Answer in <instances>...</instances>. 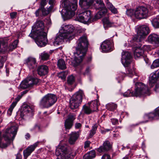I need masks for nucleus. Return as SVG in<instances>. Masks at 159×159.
<instances>
[{"instance_id":"1","label":"nucleus","mask_w":159,"mask_h":159,"mask_svg":"<svg viewBox=\"0 0 159 159\" xmlns=\"http://www.w3.org/2000/svg\"><path fill=\"white\" fill-rule=\"evenodd\" d=\"M44 23L43 21L37 20L32 26L31 33L29 36L34 39L37 45L40 47L45 46L48 43L47 34L44 31Z\"/></svg>"},{"instance_id":"2","label":"nucleus","mask_w":159,"mask_h":159,"mask_svg":"<svg viewBox=\"0 0 159 159\" xmlns=\"http://www.w3.org/2000/svg\"><path fill=\"white\" fill-rule=\"evenodd\" d=\"M76 43V52L75 54V57L72 62L73 65L75 67L80 64L86 54L89 44L87 36L83 35L80 37Z\"/></svg>"},{"instance_id":"3","label":"nucleus","mask_w":159,"mask_h":159,"mask_svg":"<svg viewBox=\"0 0 159 159\" xmlns=\"http://www.w3.org/2000/svg\"><path fill=\"white\" fill-rule=\"evenodd\" d=\"M18 128L16 126H12L7 128L3 132V137L6 142L1 141V132H0V147L2 148H6L14 140L17 134Z\"/></svg>"},{"instance_id":"4","label":"nucleus","mask_w":159,"mask_h":159,"mask_svg":"<svg viewBox=\"0 0 159 159\" xmlns=\"http://www.w3.org/2000/svg\"><path fill=\"white\" fill-rule=\"evenodd\" d=\"M150 94L149 90L146 85L142 83L139 82L136 83L134 91L131 92L130 90H128L123 94V95L125 97H142Z\"/></svg>"},{"instance_id":"5","label":"nucleus","mask_w":159,"mask_h":159,"mask_svg":"<svg viewBox=\"0 0 159 159\" xmlns=\"http://www.w3.org/2000/svg\"><path fill=\"white\" fill-rule=\"evenodd\" d=\"M64 8L62 13L67 18H70L75 15V11L77 7V0H65L62 3Z\"/></svg>"},{"instance_id":"6","label":"nucleus","mask_w":159,"mask_h":159,"mask_svg":"<svg viewBox=\"0 0 159 159\" xmlns=\"http://www.w3.org/2000/svg\"><path fill=\"white\" fill-rule=\"evenodd\" d=\"M57 100V97L55 95L48 93L42 98L39 105L42 108H48L52 106Z\"/></svg>"},{"instance_id":"7","label":"nucleus","mask_w":159,"mask_h":159,"mask_svg":"<svg viewBox=\"0 0 159 159\" xmlns=\"http://www.w3.org/2000/svg\"><path fill=\"white\" fill-rule=\"evenodd\" d=\"M84 95V92L81 90H79V91L76 92L70 99V108L72 109L78 108L82 102Z\"/></svg>"},{"instance_id":"8","label":"nucleus","mask_w":159,"mask_h":159,"mask_svg":"<svg viewBox=\"0 0 159 159\" xmlns=\"http://www.w3.org/2000/svg\"><path fill=\"white\" fill-rule=\"evenodd\" d=\"M55 0H42L40 3V7L42 16L47 15L52 9Z\"/></svg>"},{"instance_id":"9","label":"nucleus","mask_w":159,"mask_h":159,"mask_svg":"<svg viewBox=\"0 0 159 159\" xmlns=\"http://www.w3.org/2000/svg\"><path fill=\"white\" fill-rule=\"evenodd\" d=\"M96 2L95 8L100 11L94 16L92 19V21H94L100 18L103 16L107 12V9L105 6L102 0H95Z\"/></svg>"},{"instance_id":"10","label":"nucleus","mask_w":159,"mask_h":159,"mask_svg":"<svg viewBox=\"0 0 159 159\" xmlns=\"http://www.w3.org/2000/svg\"><path fill=\"white\" fill-rule=\"evenodd\" d=\"M149 33V30L148 26L145 25L140 26L138 29L137 35L134 37L133 40L135 42H140Z\"/></svg>"},{"instance_id":"11","label":"nucleus","mask_w":159,"mask_h":159,"mask_svg":"<svg viewBox=\"0 0 159 159\" xmlns=\"http://www.w3.org/2000/svg\"><path fill=\"white\" fill-rule=\"evenodd\" d=\"M74 30L75 28L72 25H63L60 31L63 34L67 35V39L69 40H70L75 37L74 34L73 33Z\"/></svg>"},{"instance_id":"12","label":"nucleus","mask_w":159,"mask_h":159,"mask_svg":"<svg viewBox=\"0 0 159 159\" xmlns=\"http://www.w3.org/2000/svg\"><path fill=\"white\" fill-rule=\"evenodd\" d=\"M148 10L147 7H139L134 11V16L136 19L139 20L146 18L148 16Z\"/></svg>"},{"instance_id":"13","label":"nucleus","mask_w":159,"mask_h":159,"mask_svg":"<svg viewBox=\"0 0 159 159\" xmlns=\"http://www.w3.org/2000/svg\"><path fill=\"white\" fill-rule=\"evenodd\" d=\"M91 12L87 10L80 13L77 16L76 20L84 24H88L91 22Z\"/></svg>"},{"instance_id":"14","label":"nucleus","mask_w":159,"mask_h":159,"mask_svg":"<svg viewBox=\"0 0 159 159\" xmlns=\"http://www.w3.org/2000/svg\"><path fill=\"white\" fill-rule=\"evenodd\" d=\"M100 47L103 52H107L112 51L113 47L112 40L111 39H107L104 41L101 44Z\"/></svg>"},{"instance_id":"15","label":"nucleus","mask_w":159,"mask_h":159,"mask_svg":"<svg viewBox=\"0 0 159 159\" xmlns=\"http://www.w3.org/2000/svg\"><path fill=\"white\" fill-rule=\"evenodd\" d=\"M121 62L124 66H127L130 63L132 56L130 52H128L123 51L121 53Z\"/></svg>"},{"instance_id":"16","label":"nucleus","mask_w":159,"mask_h":159,"mask_svg":"<svg viewBox=\"0 0 159 159\" xmlns=\"http://www.w3.org/2000/svg\"><path fill=\"white\" fill-rule=\"evenodd\" d=\"M150 49L149 45H144L142 48H137L134 51V55L136 59L143 57L144 51H148Z\"/></svg>"},{"instance_id":"17","label":"nucleus","mask_w":159,"mask_h":159,"mask_svg":"<svg viewBox=\"0 0 159 159\" xmlns=\"http://www.w3.org/2000/svg\"><path fill=\"white\" fill-rule=\"evenodd\" d=\"M24 64L30 70L35 69L37 64L35 58L31 57H29L25 59L24 61Z\"/></svg>"},{"instance_id":"18","label":"nucleus","mask_w":159,"mask_h":159,"mask_svg":"<svg viewBox=\"0 0 159 159\" xmlns=\"http://www.w3.org/2000/svg\"><path fill=\"white\" fill-rule=\"evenodd\" d=\"M9 40L8 37L0 38V52H3L7 51V43L10 41Z\"/></svg>"},{"instance_id":"19","label":"nucleus","mask_w":159,"mask_h":159,"mask_svg":"<svg viewBox=\"0 0 159 159\" xmlns=\"http://www.w3.org/2000/svg\"><path fill=\"white\" fill-rule=\"evenodd\" d=\"M148 40L156 47L159 46V35L156 34H150L148 38Z\"/></svg>"},{"instance_id":"20","label":"nucleus","mask_w":159,"mask_h":159,"mask_svg":"<svg viewBox=\"0 0 159 159\" xmlns=\"http://www.w3.org/2000/svg\"><path fill=\"white\" fill-rule=\"evenodd\" d=\"M61 150L63 152V159H72L75 155L69 152L66 146H61Z\"/></svg>"},{"instance_id":"21","label":"nucleus","mask_w":159,"mask_h":159,"mask_svg":"<svg viewBox=\"0 0 159 159\" xmlns=\"http://www.w3.org/2000/svg\"><path fill=\"white\" fill-rule=\"evenodd\" d=\"M39 142L35 143L30 146L28 147L26 149L23 151V154L25 157L27 158L34 150L39 143Z\"/></svg>"},{"instance_id":"22","label":"nucleus","mask_w":159,"mask_h":159,"mask_svg":"<svg viewBox=\"0 0 159 159\" xmlns=\"http://www.w3.org/2000/svg\"><path fill=\"white\" fill-rule=\"evenodd\" d=\"M159 78V69L153 74H151L149 78V84L151 87H152L157 79Z\"/></svg>"},{"instance_id":"23","label":"nucleus","mask_w":159,"mask_h":159,"mask_svg":"<svg viewBox=\"0 0 159 159\" xmlns=\"http://www.w3.org/2000/svg\"><path fill=\"white\" fill-rule=\"evenodd\" d=\"M111 145L109 141H105L102 146H100L97 149L99 152H104L109 150L111 148Z\"/></svg>"},{"instance_id":"24","label":"nucleus","mask_w":159,"mask_h":159,"mask_svg":"<svg viewBox=\"0 0 159 159\" xmlns=\"http://www.w3.org/2000/svg\"><path fill=\"white\" fill-rule=\"evenodd\" d=\"M94 0H80L79 4L84 9L89 8L93 4Z\"/></svg>"},{"instance_id":"25","label":"nucleus","mask_w":159,"mask_h":159,"mask_svg":"<svg viewBox=\"0 0 159 159\" xmlns=\"http://www.w3.org/2000/svg\"><path fill=\"white\" fill-rule=\"evenodd\" d=\"M48 68L47 66L42 65L38 67L37 73L41 76H44L48 74Z\"/></svg>"},{"instance_id":"26","label":"nucleus","mask_w":159,"mask_h":159,"mask_svg":"<svg viewBox=\"0 0 159 159\" xmlns=\"http://www.w3.org/2000/svg\"><path fill=\"white\" fill-rule=\"evenodd\" d=\"M67 35L63 34L60 32L59 34L57 35L56 37L54 42V44L57 45L59 44L60 43L63 42L64 39H67Z\"/></svg>"},{"instance_id":"27","label":"nucleus","mask_w":159,"mask_h":159,"mask_svg":"<svg viewBox=\"0 0 159 159\" xmlns=\"http://www.w3.org/2000/svg\"><path fill=\"white\" fill-rule=\"evenodd\" d=\"M31 81H30L29 78H27L23 81L20 84V87L23 89H25L32 86Z\"/></svg>"},{"instance_id":"28","label":"nucleus","mask_w":159,"mask_h":159,"mask_svg":"<svg viewBox=\"0 0 159 159\" xmlns=\"http://www.w3.org/2000/svg\"><path fill=\"white\" fill-rule=\"evenodd\" d=\"M79 135L78 132H72L70 134L69 142L70 144H74L78 139Z\"/></svg>"},{"instance_id":"29","label":"nucleus","mask_w":159,"mask_h":159,"mask_svg":"<svg viewBox=\"0 0 159 159\" xmlns=\"http://www.w3.org/2000/svg\"><path fill=\"white\" fill-rule=\"evenodd\" d=\"M32 111V109L28 105L25 106L20 111V116L22 118H23L24 117L27 115L28 113Z\"/></svg>"},{"instance_id":"30","label":"nucleus","mask_w":159,"mask_h":159,"mask_svg":"<svg viewBox=\"0 0 159 159\" xmlns=\"http://www.w3.org/2000/svg\"><path fill=\"white\" fill-rule=\"evenodd\" d=\"M157 116L155 112H151L148 114H146L144 115L143 117V118L145 120L144 122H146L149 120H152Z\"/></svg>"},{"instance_id":"31","label":"nucleus","mask_w":159,"mask_h":159,"mask_svg":"<svg viewBox=\"0 0 159 159\" xmlns=\"http://www.w3.org/2000/svg\"><path fill=\"white\" fill-rule=\"evenodd\" d=\"M98 103V100H94L88 103V105L93 112L96 111L97 110Z\"/></svg>"},{"instance_id":"32","label":"nucleus","mask_w":159,"mask_h":159,"mask_svg":"<svg viewBox=\"0 0 159 159\" xmlns=\"http://www.w3.org/2000/svg\"><path fill=\"white\" fill-rule=\"evenodd\" d=\"M18 43V40H16L14 41L12 43L10 44L8 47L7 46V51H12L14 49L16 48Z\"/></svg>"},{"instance_id":"33","label":"nucleus","mask_w":159,"mask_h":159,"mask_svg":"<svg viewBox=\"0 0 159 159\" xmlns=\"http://www.w3.org/2000/svg\"><path fill=\"white\" fill-rule=\"evenodd\" d=\"M106 7L110 10L111 12L114 14H116L117 12V9L108 0L106 2Z\"/></svg>"},{"instance_id":"34","label":"nucleus","mask_w":159,"mask_h":159,"mask_svg":"<svg viewBox=\"0 0 159 159\" xmlns=\"http://www.w3.org/2000/svg\"><path fill=\"white\" fill-rule=\"evenodd\" d=\"M152 26L155 28H159V16H157L151 21Z\"/></svg>"},{"instance_id":"35","label":"nucleus","mask_w":159,"mask_h":159,"mask_svg":"<svg viewBox=\"0 0 159 159\" xmlns=\"http://www.w3.org/2000/svg\"><path fill=\"white\" fill-rule=\"evenodd\" d=\"M57 66L61 70L65 69L66 68L65 61L62 59H60L58 61Z\"/></svg>"},{"instance_id":"36","label":"nucleus","mask_w":159,"mask_h":159,"mask_svg":"<svg viewBox=\"0 0 159 159\" xmlns=\"http://www.w3.org/2000/svg\"><path fill=\"white\" fill-rule=\"evenodd\" d=\"M82 111L84 113L87 115L93 112L88 105H84L83 106Z\"/></svg>"},{"instance_id":"37","label":"nucleus","mask_w":159,"mask_h":159,"mask_svg":"<svg viewBox=\"0 0 159 159\" xmlns=\"http://www.w3.org/2000/svg\"><path fill=\"white\" fill-rule=\"evenodd\" d=\"M102 21L104 25H106L108 27H111L114 25V23L110 22L108 17H105L103 19Z\"/></svg>"},{"instance_id":"38","label":"nucleus","mask_w":159,"mask_h":159,"mask_svg":"<svg viewBox=\"0 0 159 159\" xmlns=\"http://www.w3.org/2000/svg\"><path fill=\"white\" fill-rule=\"evenodd\" d=\"M107 108L111 111H113L117 107V105L114 103H109L106 105Z\"/></svg>"},{"instance_id":"39","label":"nucleus","mask_w":159,"mask_h":159,"mask_svg":"<svg viewBox=\"0 0 159 159\" xmlns=\"http://www.w3.org/2000/svg\"><path fill=\"white\" fill-rule=\"evenodd\" d=\"M135 68L134 67H128L126 69V72L129 76L131 77L135 73Z\"/></svg>"},{"instance_id":"40","label":"nucleus","mask_w":159,"mask_h":159,"mask_svg":"<svg viewBox=\"0 0 159 159\" xmlns=\"http://www.w3.org/2000/svg\"><path fill=\"white\" fill-rule=\"evenodd\" d=\"M98 127V125L97 124L93 125L92 127V129L90 130L89 134V137L90 138L92 137L93 135L95 134L96 130Z\"/></svg>"},{"instance_id":"41","label":"nucleus","mask_w":159,"mask_h":159,"mask_svg":"<svg viewBox=\"0 0 159 159\" xmlns=\"http://www.w3.org/2000/svg\"><path fill=\"white\" fill-rule=\"evenodd\" d=\"M75 77L71 75L67 77V83L69 85H71L74 84L75 81Z\"/></svg>"},{"instance_id":"42","label":"nucleus","mask_w":159,"mask_h":159,"mask_svg":"<svg viewBox=\"0 0 159 159\" xmlns=\"http://www.w3.org/2000/svg\"><path fill=\"white\" fill-rule=\"evenodd\" d=\"M49 56L50 55L48 53L45 52H43L41 54L40 57L42 60H47L49 59Z\"/></svg>"},{"instance_id":"43","label":"nucleus","mask_w":159,"mask_h":159,"mask_svg":"<svg viewBox=\"0 0 159 159\" xmlns=\"http://www.w3.org/2000/svg\"><path fill=\"white\" fill-rule=\"evenodd\" d=\"M30 81H31L32 86L33 84H37L40 82V80L36 78L29 77Z\"/></svg>"},{"instance_id":"44","label":"nucleus","mask_w":159,"mask_h":159,"mask_svg":"<svg viewBox=\"0 0 159 159\" xmlns=\"http://www.w3.org/2000/svg\"><path fill=\"white\" fill-rule=\"evenodd\" d=\"M73 125V122L66 120L65 123V126L66 129H70Z\"/></svg>"},{"instance_id":"45","label":"nucleus","mask_w":159,"mask_h":159,"mask_svg":"<svg viewBox=\"0 0 159 159\" xmlns=\"http://www.w3.org/2000/svg\"><path fill=\"white\" fill-rule=\"evenodd\" d=\"M158 67H159V59H156L153 61L151 66V68L154 69Z\"/></svg>"},{"instance_id":"46","label":"nucleus","mask_w":159,"mask_h":159,"mask_svg":"<svg viewBox=\"0 0 159 159\" xmlns=\"http://www.w3.org/2000/svg\"><path fill=\"white\" fill-rule=\"evenodd\" d=\"M16 103L12 102L11 105L10 107L8 110L7 113L9 116H11V115L13 110L15 106Z\"/></svg>"},{"instance_id":"47","label":"nucleus","mask_w":159,"mask_h":159,"mask_svg":"<svg viewBox=\"0 0 159 159\" xmlns=\"http://www.w3.org/2000/svg\"><path fill=\"white\" fill-rule=\"evenodd\" d=\"M126 14L129 16L132 17L134 16V12L132 9L127 10L126 11Z\"/></svg>"},{"instance_id":"48","label":"nucleus","mask_w":159,"mask_h":159,"mask_svg":"<svg viewBox=\"0 0 159 159\" xmlns=\"http://www.w3.org/2000/svg\"><path fill=\"white\" fill-rule=\"evenodd\" d=\"M75 119V115L72 114H70L69 115L68 118L66 120L73 122V120Z\"/></svg>"},{"instance_id":"49","label":"nucleus","mask_w":159,"mask_h":159,"mask_svg":"<svg viewBox=\"0 0 159 159\" xmlns=\"http://www.w3.org/2000/svg\"><path fill=\"white\" fill-rule=\"evenodd\" d=\"M7 57L5 55L0 56V62L2 63L3 65L4 63L6 61Z\"/></svg>"},{"instance_id":"50","label":"nucleus","mask_w":159,"mask_h":159,"mask_svg":"<svg viewBox=\"0 0 159 159\" xmlns=\"http://www.w3.org/2000/svg\"><path fill=\"white\" fill-rule=\"evenodd\" d=\"M88 153L89 154V156L91 158H92V159L94 158L95 157V152L94 150H92L89 152Z\"/></svg>"},{"instance_id":"51","label":"nucleus","mask_w":159,"mask_h":159,"mask_svg":"<svg viewBox=\"0 0 159 159\" xmlns=\"http://www.w3.org/2000/svg\"><path fill=\"white\" fill-rule=\"evenodd\" d=\"M101 159H111V158L110 155L107 154H105L102 157Z\"/></svg>"},{"instance_id":"52","label":"nucleus","mask_w":159,"mask_h":159,"mask_svg":"<svg viewBox=\"0 0 159 159\" xmlns=\"http://www.w3.org/2000/svg\"><path fill=\"white\" fill-rule=\"evenodd\" d=\"M91 142L89 141H86L84 143V147L86 149V148H88L89 146V145L90 144Z\"/></svg>"},{"instance_id":"53","label":"nucleus","mask_w":159,"mask_h":159,"mask_svg":"<svg viewBox=\"0 0 159 159\" xmlns=\"http://www.w3.org/2000/svg\"><path fill=\"white\" fill-rule=\"evenodd\" d=\"M41 9L40 7L39 8L36 10L35 12V14L36 17H38L40 13H41Z\"/></svg>"},{"instance_id":"54","label":"nucleus","mask_w":159,"mask_h":159,"mask_svg":"<svg viewBox=\"0 0 159 159\" xmlns=\"http://www.w3.org/2000/svg\"><path fill=\"white\" fill-rule=\"evenodd\" d=\"M61 147L60 148L57 149L56 150V155L57 156H59L61 154Z\"/></svg>"},{"instance_id":"55","label":"nucleus","mask_w":159,"mask_h":159,"mask_svg":"<svg viewBox=\"0 0 159 159\" xmlns=\"http://www.w3.org/2000/svg\"><path fill=\"white\" fill-rule=\"evenodd\" d=\"M111 121L112 124L113 125H116L118 124V120L116 119H111Z\"/></svg>"},{"instance_id":"56","label":"nucleus","mask_w":159,"mask_h":159,"mask_svg":"<svg viewBox=\"0 0 159 159\" xmlns=\"http://www.w3.org/2000/svg\"><path fill=\"white\" fill-rule=\"evenodd\" d=\"M16 15H17L16 12H13L11 13L10 14V16L11 18L13 19V18H15L16 17Z\"/></svg>"},{"instance_id":"57","label":"nucleus","mask_w":159,"mask_h":159,"mask_svg":"<svg viewBox=\"0 0 159 159\" xmlns=\"http://www.w3.org/2000/svg\"><path fill=\"white\" fill-rule=\"evenodd\" d=\"M21 96L20 95H18L17 97L16 98V101L13 102H12L16 103L15 104V106H16V104L17 103V102L18 101H19V100L21 98Z\"/></svg>"},{"instance_id":"58","label":"nucleus","mask_w":159,"mask_h":159,"mask_svg":"<svg viewBox=\"0 0 159 159\" xmlns=\"http://www.w3.org/2000/svg\"><path fill=\"white\" fill-rule=\"evenodd\" d=\"M154 90L156 92H159V84H156L154 88Z\"/></svg>"},{"instance_id":"59","label":"nucleus","mask_w":159,"mask_h":159,"mask_svg":"<svg viewBox=\"0 0 159 159\" xmlns=\"http://www.w3.org/2000/svg\"><path fill=\"white\" fill-rule=\"evenodd\" d=\"M34 129H35L36 131H39L40 129V127L39 125H36L34 126V129H31V130H32Z\"/></svg>"},{"instance_id":"60","label":"nucleus","mask_w":159,"mask_h":159,"mask_svg":"<svg viewBox=\"0 0 159 159\" xmlns=\"http://www.w3.org/2000/svg\"><path fill=\"white\" fill-rule=\"evenodd\" d=\"M89 155L88 153L85 154L84 157V159H92V158L90 157H89Z\"/></svg>"},{"instance_id":"61","label":"nucleus","mask_w":159,"mask_h":159,"mask_svg":"<svg viewBox=\"0 0 159 159\" xmlns=\"http://www.w3.org/2000/svg\"><path fill=\"white\" fill-rule=\"evenodd\" d=\"M81 126V124L80 123H77L75 125V127L76 129H79Z\"/></svg>"},{"instance_id":"62","label":"nucleus","mask_w":159,"mask_h":159,"mask_svg":"<svg viewBox=\"0 0 159 159\" xmlns=\"http://www.w3.org/2000/svg\"><path fill=\"white\" fill-rule=\"evenodd\" d=\"M22 156L19 153H18L16 155V159H21Z\"/></svg>"},{"instance_id":"63","label":"nucleus","mask_w":159,"mask_h":159,"mask_svg":"<svg viewBox=\"0 0 159 159\" xmlns=\"http://www.w3.org/2000/svg\"><path fill=\"white\" fill-rule=\"evenodd\" d=\"M155 112L157 116H159V107L156 109Z\"/></svg>"},{"instance_id":"64","label":"nucleus","mask_w":159,"mask_h":159,"mask_svg":"<svg viewBox=\"0 0 159 159\" xmlns=\"http://www.w3.org/2000/svg\"><path fill=\"white\" fill-rule=\"evenodd\" d=\"M30 135L29 133H27L25 135V138L27 139H30Z\"/></svg>"}]
</instances>
